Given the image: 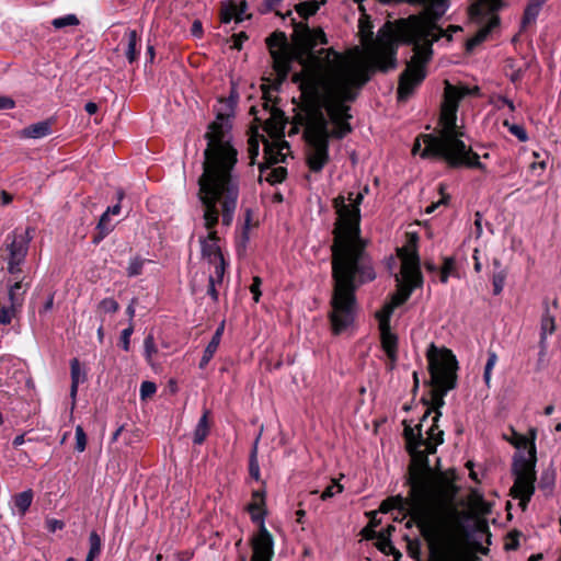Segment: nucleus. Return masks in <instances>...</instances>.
I'll return each instance as SVG.
<instances>
[{
	"instance_id": "12",
	"label": "nucleus",
	"mask_w": 561,
	"mask_h": 561,
	"mask_svg": "<svg viewBox=\"0 0 561 561\" xmlns=\"http://www.w3.org/2000/svg\"><path fill=\"white\" fill-rule=\"evenodd\" d=\"M271 56L273 58V66L277 76L285 79L290 71V65L294 59H297L298 51L293 53L290 49L287 37L283 32H274L266 38Z\"/></svg>"
},
{
	"instance_id": "61",
	"label": "nucleus",
	"mask_w": 561,
	"mask_h": 561,
	"mask_svg": "<svg viewBox=\"0 0 561 561\" xmlns=\"http://www.w3.org/2000/svg\"><path fill=\"white\" fill-rule=\"evenodd\" d=\"M224 329H225V324L224 322L216 329L211 340L214 341H217L220 343L221 341V336H222V333H224Z\"/></svg>"
},
{
	"instance_id": "35",
	"label": "nucleus",
	"mask_w": 561,
	"mask_h": 561,
	"mask_svg": "<svg viewBox=\"0 0 561 561\" xmlns=\"http://www.w3.org/2000/svg\"><path fill=\"white\" fill-rule=\"evenodd\" d=\"M219 344H220L219 342L210 340V342L207 344V346L204 351L203 357L199 362V368L203 369L207 366V364L210 362L214 354L218 350Z\"/></svg>"
},
{
	"instance_id": "51",
	"label": "nucleus",
	"mask_w": 561,
	"mask_h": 561,
	"mask_svg": "<svg viewBox=\"0 0 561 561\" xmlns=\"http://www.w3.org/2000/svg\"><path fill=\"white\" fill-rule=\"evenodd\" d=\"M232 19L236 20V5L227 7L221 11L222 23H229Z\"/></svg>"
},
{
	"instance_id": "50",
	"label": "nucleus",
	"mask_w": 561,
	"mask_h": 561,
	"mask_svg": "<svg viewBox=\"0 0 561 561\" xmlns=\"http://www.w3.org/2000/svg\"><path fill=\"white\" fill-rule=\"evenodd\" d=\"M46 527L50 533H55L57 530H61L65 527V523L60 519L48 518L46 520Z\"/></svg>"
},
{
	"instance_id": "45",
	"label": "nucleus",
	"mask_w": 561,
	"mask_h": 561,
	"mask_svg": "<svg viewBox=\"0 0 561 561\" xmlns=\"http://www.w3.org/2000/svg\"><path fill=\"white\" fill-rule=\"evenodd\" d=\"M342 491L343 486L340 483L333 481L332 484L327 486L325 490L322 492L321 500L325 501L328 499H331L332 496H334L337 493H341Z\"/></svg>"
},
{
	"instance_id": "44",
	"label": "nucleus",
	"mask_w": 561,
	"mask_h": 561,
	"mask_svg": "<svg viewBox=\"0 0 561 561\" xmlns=\"http://www.w3.org/2000/svg\"><path fill=\"white\" fill-rule=\"evenodd\" d=\"M134 332V322H130L126 329H124L121 333V345L124 351H129L130 345V336Z\"/></svg>"
},
{
	"instance_id": "56",
	"label": "nucleus",
	"mask_w": 561,
	"mask_h": 561,
	"mask_svg": "<svg viewBox=\"0 0 561 561\" xmlns=\"http://www.w3.org/2000/svg\"><path fill=\"white\" fill-rule=\"evenodd\" d=\"M192 35L195 37H201L203 34V25L199 20H195L192 24L191 28Z\"/></svg>"
},
{
	"instance_id": "42",
	"label": "nucleus",
	"mask_w": 561,
	"mask_h": 561,
	"mask_svg": "<svg viewBox=\"0 0 561 561\" xmlns=\"http://www.w3.org/2000/svg\"><path fill=\"white\" fill-rule=\"evenodd\" d=\"M142 267H144V260H141L139 257H135V259L130 260V262L128 264L127 275L129 277L137 276V275L141 274Z\"/></svg>"
},
{
	"instance_id": "1",
	"label": "nucleus",
	"mask_w": 561,
	"mask_h": 561,
	"mask_svg": "<svg viewBox=\"0 0 561 561\" xmlns=\"http://www.w3.org/2000/svg\"><path fill=\"white\" fill-rule=\"evenodd\" d=\"M294 41L302 69L293 76V81L310 103L302 118L306 161L311 172L320 173L330 160L329 139H343L352 133L350 104L370 77L333 48L314 51L317 45L327 44L320 27L300 25Z\"/></svg>"
},
{
	"instance_id": "53",
	"label": "nucleus",
	"mask_w": 561,
	"mask_h": 561,
	"mask_svg": "<svg viewBox=\"0 0 561 561\" xmlns=\"http://www.w3.org/2000/svg\"><path fill=\"white\" fill-rule=\"evenodd\" d=\"M15 106V102L8 96H0V110H11Z\"/></svg>"
},
{
	"instance_id": "2",
	"label": "nucleus",
	"mask_w": 561,
	"mask_h": 561,
	"mask_svg": "<svg viewBox=\"0 0 561 561\" xmlns=\"http://www.w3.org/2000/svg\"><path fill=\"white\" fill-rule=\"evenodd\" d=\"M236 100L231 96L220 101L216 121L205 135L207 147L204 150L203 173L198 179V197L204 207V227L206 237L199 238L203 259L214 265L217 277L225 275L226 262L218 245L219 237L215 230L221 214V222L229 227L237 209L240 180L236 165L238 150L230 144L228 118Z\"/></svg>"
},
{
	"instance_id": "39",
	"label": "nucleus",
	"mask_w": 561,
	"mask_h": 561,
	"mask_svg": "<svg viewBox=\"0 0 561 561\" xmlns=\"http://www.w3.org/2000/svg\"><path fill=\"white\" fill-rule=\"evenodd\" d=\"M506 273L504 271H499L492 276V285H493V294L500 295L503 290L505 284Z\"/></svg>"
},
{
	"instance_id": "37",
	"label": "nucleus",
	"mask_w": 561,
	"mask_h": 561,
	"mask_svg": "<svg viewBox=\"0 0 561 561\" xmlns=\"http://www.w3.org/2000/svg\"><path fill=\"white\" fill-rule=\"evenodd\" d=\"M224 276L217 277V274L214 272L208 277V286H207V295L210 296V298L214 301L218 300V291L216 289L217 285H220L222 283Z\"/></svg>"
},
{
	"instance_id": "47",
	"label": "nucleus",
	"mask_w": 561,
	"mask_h": 561,
	"mask_svg": "<svg viewBox=\"0 0 561 561\" xmlns=\"http://www.w3.org/2000/svg\"><path fill=\"white\" fill-rule=\"evenodd\" d=\"M157 391V386L152 381H144L140 386V397L141 399H146L154 394Z\"/></svg>"
},
{
	"instance_id": "36",
	"label": "nucleus",
	"mask_w": 561,
	"mask_h": 561,
	"mask_svg": "<svg viewBox=\"0 0 561 561\" xmlns=\"http://www.w3.org/2000/svg\"><path fill=\"white\" fill-rule=\"evenodd\" d=\"M20 310L13 306H0V324H10Z\"/></svg>"
},
{
	"instance_id": "54",
	"label": "nucleus",
	"mask_w": 561,
	"mask_h": 561,
	"mask_svg": "<svg viewBox=\"0 0 561 561\" xmlns=\"http://www.w3.org/2000/svg\"><path fill=\"white\" fill-rule=\"evenodd\" d=\"M247 8L248 4L245 1H242L238 7L236 5V22H241L243 20V13Z\"/></svg>"
},
{
	"instance_id": "26",
	"label": "nucleus",
	"mask_w": 561,
	"mask_h": 561,
	"mask_svg": "<svg viewBox=\"0 0 561 561\" xmlns=\"http://www.w3.org/2000/svg\"><path fill=\"white\" fill-rule=\"evenodd\" d=\"M125 37L127 39V48L125 55L128 61L131 64L137 59L138 56L137 44L139 38L135 30H128L125 34Z\"/></svg>"
},
{
	"instance_id": "9",
	"label": "nucleus",
	"mask_w": 561,
	"mask_h": 561,
	"mask_svg": "<svg viewBox=\"0 0 561 561\" xmlns=\"http://www.w3.org/2000/svg\"><path fill=\"white\" fill-rule=\"evenodd\" d=\"M530 457L526 458L520 456L514 460L513 473L515 476L514 485L511 489V493L515 499L519 500V506L523 511L526 510L534 492L536 481V450L531 447L529 451Z\"/></svg>"
},
{
	"instance_id": "43",
	"label": "nucleus",
	"mask_w": 561,
	"mask_h": 561,
	"mask_svg": "<svg viewBox=\"0 0 561 561\" xmlns=\"http://www.w3.org/2000/svg\"><path fill=\"white\" fill-rule=\"evenodd\" d=\"M249 471H250V476L253 479H255V480L260 479V466H259L257 458H256V446H254V448L251 453Z\"/></svg>"
},
{
	"instance_id": "38",
	"label": "nucleus",
	"mask_w": 561,
	"mask_h": 561,
	"mask_svg": "<svg viewBox=\"0 0 561 561\" xmlns=\"http://www.w3.org/2000/svg\"><path fill=\"white\" fill-rule=\"evenodd\" d=\"M144 347H145V357L149 364L152 362V357L154 354H157L158 348L154 343V339L151 334L147 335L144 341Z\"/></svg>"
},
{
	"instance_id": "6",
	"label": "nucleus",
	"mask_w": 561,
	"mask_h": 561,
	"mask_svg": "<svg viewBox=\"0 0 561 561\" xmlns=\"http://www.w3.org/2000/svg\"><path fill=\"white\" fill-rule=\"evenodd\" d=\"M428 369L431 374L432 391L431 403L422 417V421L427 419L432 409L435 410L433 424L427 431V438L425 439V449L428 454L435 453L436 446L443 443L444 432L437 426V422L442 412L439 408L445 404L444 397L447 392L456 387L458 363L456 356L450 350H438L434 344H431L427 351Z\"/></svg>"
},
{
	"instance_id": "29",
	"label": "nucleus",
	"mask_w": 561,
	"mask_h": 561,
	"mask_svg": "<svg viewBox=\"0 0 561 561\" xmlns=\"http://www.w3.org/2000/svg\"><path fill=\"white\" fill-rule=\"evenodd\" d=\"M99 231L98 237L94 238V241L98 242L102 240L105 236H107L113 230V225L110 220V215L107 213H103L101 216L99 224L96 226Z\"/></svg>"
},
{
	"instance_id": "23",
	"label": "nucleus",
	"mask_w": 561,
	"mask_h": 561,
	"mask_svg": "<svg viewBox=\"0 0 561 561\" xmlns=\"http://www.w3.org/2000/svg\"><path fill=\"white\" fill-rule=\"evenodd\" d=\"M209 411L205 410L194 430L193 443L201 445L209 434Z\"/></svg>"
},
{
	"instance_id": "18",
	"label": "nucleus",
	"mask_w": 561,
	"mask_h": 561,
	"mask_svg": "<svg viewBox=\"0 0 561 561\" xmlns=\"http://www.w3.org/2000/svg\"><path fill=\"white\" fill-rule=\"evenodd\" d=\"M556 331L554 317L550 313L548 304H545V312L540 322V354L543 356L547 351V337Z\"/></svg>"
},
{
	"instance_id": "60",
	"label": "nucleus",
	"mask_w": 561,
	"mask_h": 561,
	"mask_svg": "<svg viewBox=\"0 0 561 561\" xmlns=\"http://www.w3.org/2000/svg\"><path fill=\"white\" fill-rule=\"evenodd\" d=\"M516 537H517V534H515V535H514L513 533H511V534H510V538L512 539V541H511V542H507V543L505 545V548H506L507 550H515V549H517V547H518V541H517Z\"/></svg>"
},
{
	"instance_id": "62",
	"label": "nucleus",
	"mask_w": 561,
	"mask_h": 561,
	"mask_svg": "<svg viewBox=\"0 0 561 561\" xmlns=\"http://www.w3.org/2000/svg\"><path fill=\"white\" fill-rule=\"evenodd\" d=\"M96 333H98L99 342L103 343V340H104V319L103 318L100 321V324L98 327Z\"/></svg>"
},
{
	"instance_id": "5",
	"label": "nucleus",
	"mask_w": 561,
	"mask_h": 561,
	"mask_svg": "<svg viewBox=\"0 0 561 561\" xmlns=\"http://www.w3.org/2000/svg\"><path fill=\"white\" fill-rule=\"evenodd\" d=\"M478 93V87L472 89L456 87L446 81L438 126L434 133L422 135L424 148L421 149V144L416 140L412 152H420L421 158L442 160L449 168H474L485 171V164L480 162L479 154L463 142V128L457 125L460 100L466 95Z\"/></svg>"
},
{
	"instance_id": "22",
	"label": "nucleus",
	"mask_w": 561,
	"mask_h": 561,
	"mask_svg": "<svg viewBox=\"0 0 561 561\" xmlns=\"http://www.w3.org/2000/svg\"><path fill=\"white\" fill-rule=\"evenodd\" d=\"M547 0H529L527 3L524 15L522 19V30H525L529 24L534 23Z\"/></svg>"
},
{
	"instance_id": "4",
	"label": "nucleus",
	"mask_w": 561,
	"mask_h": 561,
	"mask_svg": "<svg viewBox=\"0 0 561 561\" xmlns=\"http://www.w3.org/2000/svg\"><path fill=\"white\" fill-rule=\"evenodd\" d=\"M407 483L408 497L390 496L381 502L379 511H407L411 519L405 527L415 525L430 546L451 541L465 517L455 503L458 486L445 473H433L426 460L410 466Z\"/></svg>"
},
{
	"instance_id": "10",
	"label": "nucleus",
	"mask_w": 561,
	"mask_h": 561,
	"mask_svg": "<svg viewBox=\"0 0 561 561\" xmlns=\"http://www.w3.org/2000/svg\"><path fill=\"white\" fill-rule=\"evenodd\" d=\"M502 0H479L470 7V14L483 24L473 37L468 39L467 48L472 49L486 39L492 28L499 25L496 12L502 8Z\"/></svg>"
},
{
	"instance_id": "8",
	"label": "nucleus",
	"mask_w": 561,
	"mask_h": 561,
	"mask_svg": "<svg viewBox=\"0 0 561 561\" xmlns=\"http://www.w3.org/2000/svg\"><path fill=\"white\" fill-rule=\"evenodd\" d=\"M401 259V278L397 275V291L392 296L391 302L386 305L380 314L389 317L394 308L401 306L411 296L414 288L422 285V275L420 271V261L414 250L403 248L398 252Z\"/></svg>"
},
{
	"instance_id": "55",
	"label": "nucleus",
	"mask_w": 561,
	"mask_h": 561,
	"mask_svg": "<svg viewBox=\"0 0 561 561\" xmlns=\"http://www.w3.org/2000/svg\"><path fill=\"white\" fill-rule=\"evenodd\" d=\"M248 38L244 32H240L239 34L233 35V47L237 49H241L242 42Z\"/></svg>"
},
{
	"instance_id": "16",
	"label": "nucleus",
	"mask_w": 561,
	"mask_h": 561,
	"mask_svg": "<svg viewBox=\"0 0 561 561\" xmlns=\"http://www.w3.org/2000/svg\"><path fill=\"white\" fill-rule=\"evenodd\" d=\"M284 149H289L288 144L283 140H274L272 141L264 140V159L265 163L267 165L277 164L278 162H282L285 160V153L283 152Z\"/></svg>"
},
{
	"instance_id": "19",
	"label": "nucleus",
	"mask_w": 561,
	"mask_h": 561,
	"mask_svg": "<svg viewBox=\"0 0 561 561\" xmlns=\"http://www.w3.org/2000/svg\"><path fill=\"white\" fill-rule=\"evenodd\" d=\"M50 133L51 124L48 121H42L21 129L18 131V136L20 138L39 139L50 135Z\"/></svg>"
},
{
	"instance_id": "30",
	"label": "nucleus",
	"mask_w": 561,
	"mask_h": 561,
	"mask_svg": "<svg viewBox=\"0 0 561 561\" xmlns=\"http://www.w3.org/2000/svg\"><path fill=\"white\" fill-rule=\"evenodd\" d=\"M320 9V2L318 1H305L296 5V11L302 18H308L317 13Z\"/></svg>"
},
{
	"instance_id": "21",
	"label": "nucleus",
	"mask_w": 561,
	"mask_h": 561,
	"mask_svg": "<svg viewBox=\"0 0 561 561\" xmlns=\"http://www.w3.org/2000/svg\"><path fill=\"white\" fill-rule=\"evenodd\" d=\"M272 165H260V181L265 180L270 184H277L285 180L287 170L284 167H276L271 169Z\"/></svg>"
},
{
	"instance_id": "34",
	"label": "nucleus",
	"mask_w": 561,
	"mask_h": 561,
	"mask_svg": "<svg viewBox=\"0 0 561 561\" xmlns=\"http://www.w3.org/2000/svg\"><path fill=\"white\" fill-rule=\"evenodd\" d=\"M89 552L88 554L98 558L101 553L102 541L96 531H91L89 536Z\"/></svg>"
},
{
	"instance_id": "15",
	"label": "nucleus",
	"mask_w": 561,
	"mask_h": 561,
	"mask_svg": "<svg viewBox=\"0 0 561 561\" xmlns=\"http://www.w3.org/2000/svg\"><path fill=\"white\" fill-rule=\"evenodd\" d=\"M378 318L382 348L385 350L387 356L391 359V362H396L398 339L396 334H393L390 330V318L382 314H378Z\"/></svg>"
},
{
	"instance_id": "48",
	"label": "nucleus",
	"mask_w": 561,
	"mask_h": 561,
	"mask_svg": "<svg viewBox=\"0 0 561 561\" xmlns=\"http://www.w3.org/2000/svg\"><path fill=\"white\" fill-rule=\"evenodd\" d=\"M493 103L497 108H502L503 106L506 105L511 112L515 111V105H514L513 101L507 99L506 96L497 95L494 98Z\"/></svg>"
},
{
	"instance_id": "25",
	"label": "nucleus",
	"mask_w": 561,
	"mask_h": 561,
	"mask_svg": "<svg viewBox=\"0 0 561 561\" xmlns=\"http://www.w3.org/2000/svg\"><path fill=\"white\" fill-rule=\"evenodd\" d=\"M119 310V304L111 297L102 299L95 308V312L99 317V320L103 318L105 320V314H114Z\"/></svg>"
},
{
	"instance_id": "24",
	"label": "nucleus",
	"mask_w": 561,
	"mask_h": 561,
	"mask_svg": "<svg viewBox=\"0 0 561 561\" xmlns=\"http://www.w3.org/2000/svg\"><path fill=\"white\" fill-rule=\"evenodd\" d=\"M71 368V387H70V396L72 400H76V396L78 392V387L80 382L85 380V373L81 370L80 363L78 358H73L70 363Z\"/></svg>"
},
{
	"instance_id": "11",
	"label": "nucleus",
	"mask_w": 561,
	"mask_h": 561,
	"mask_svg": "<svg viewBox=\"0 0 561 561\" xmlns=\"http://www.w3.org/2000/svg\"><path fill=\"white\" fill-rule=\"evenodd\" d=\"M34 229L28 227L25 230L15 229L9 233L3 244L7 256V271L11 275L22 273V265L28 252L30 242L33 239Z\"/></svg>"
},
{
	"instance_id": "40",
	"label": "nucleus",
	"mask_w": 561,
	"mask_h": 561,
	"mask_svg": "<svg viewBox=\"0 0 561 561\" xmlns=\"http://www.w3.org/2000/svg\"><path fill=\"white\" fill-rule=\"evenodd\" d=\"M264 505V502H257V501H252L249 506H248V510L249 512L251 513V517H252V520L253 522H257L261 524V520L264 522V512H260V513H255L256 511H261L262 510V506Z\"/></svg>"
},
{
	"instance_id": "17",
	"label": "nucleus",
	"mask_w": 561,
	"mask_h": 561,
	"mask_svg": "<svg viewBox=\"0 0 561 561\" xmlns=\"http://www.w3.org/2000/svg\"><path fill=\"white\" fill-rule=\"evenodd\" d=\"M394 530L393 526H388L386 530L382 531H371V538H376V547L379 551L385 554H391L398 561L401 558V552L392 545L390 540L391 531ZM370 538V536L368 537Z\"/></svg>"
},
{
	"instance_id": "63",
	"label": "nucleus",
	"mask_w": 561,
	"mask_h": 561,
	"mask_svg": "<svg viewBox=\"0 0 561 561\" xmlns=\"http://www.w3.org/2000/svg\"><path fill=\"white\" fill-rule=\"evenodd\" d=\"M446 203V199L443 197L440 201H438L437 203H432L430 206L426 207L425 211L427 214H432L440 204H445Z\"/></svg>"
},
{
	"instance_id": "31",
	"label": "nucleus",
	"mask_w": 561,
	"mask_h": 561,
	"mask_svg": "<svg viewBox=\"0 0 561 561\" xmlns=\"http://www.w3.org/2000/svg\"><path fill=\"white\" fill-rule=\"evenodd\" d=\"M456 262L454 257H445L440 271V282L447 283L449 276H456Z\"/></svg>"
},
{
	"instance_id": "64",
	"label": "nucleus",
	"mask_w": 561,
	"mask_h": 561,
	"mask_svg": "<svg viewBox=\"0 0 561 561\" xmlns=\"http://www.w3.org/2000/svg\"><path fill=\"white\" fill-rule=\"evenodd\" d=\"M84 108L90 115H93L98 112V105L94 102H88Z\"/></svg>"
},
{
	"instance_id": "59",
	"label": "nucleus",
	"mask_w": 561,
	"mask_h": 561,
	"mask_svg": "<svg viewBox=\"0 0 561 561\" xmlns=\"http://www.w3.org/2000/svg\"><path fill=\"white\" fill-rule=\"evenodd\" d=\"M54 306V295H49L45 305L43 306V308L39 310V313H45V312H48L49 310H51Z\"/></svg>"
},
{
	"instance_id": "20",
	"label": "nucleus",
	"mask_w": 561,
	"mask_h": 561,
	"mask_svg": "<svg viewBox=\"0 0 561 561\" xmlns=\"http://www.w3.org/2000/svg\"><path fill=\"white\" fill-rule=\"evenodd\" d=\"M27 289L28 284H24L22 279L11 284L8 289L9 305L21 310Z\"/></svg>"
},
{
	"instance_id": "58",
	"label": "nucleus",
	"mask_w": 561,
	"mask_h": 561,
	"mask_svg": "<svg viewBox=\"0 0 561 561\" xmlns=\"http://www.w3.org/2000/svg\"><path fill=\"white\" fill-rule=\"evenodd\" d=\"M137 304V298H133L129 302V305L126 308V313L129 318V323L133 322V319L135 317V306Z\"/></svg>"
},
{
	"instance_id": "28",
	"label": "nucleus",
	"mask_w": 561,
	"mask_h": 561,
	"mask_svg": "<svg viewBox=\"0 0 561 561\" xmlns=\"http://www.w3.org/2000/svg\"><path fill=\"white\" fill-rule=\"evenodd\" d=\"M404 437L407 439L409 448L411 449L420 448L425 444V439L422 437L421 430H419V432L415 433L412 427L407 426L404 428Z\"/></svg>"
},
{
	"instance_id": "52",
	"label": "nucleus",
	"mask_w": 561,
	"mask_h": 561,
	"mask_svg": "<svg viewBox=\"0 0 561 561\" xmlns=\"http://www.w3.org/2000/svg\"><path fill=\"white\" fill-rule=\"evenodd\" d=\"M249 154L251 158V163H254V159L259 154V142L253 138L249 140Z\"/></svg>"
},
{
	"instance_id": "32",
	"label": "nucleus",
	"mask_w": 561,
	"mask_h": 561,
	"mask_svg": "<svg viewBox=\"0 0 561 561\" xmlns=\"http://www.w3.org/2000/svg\"><path fill=\"white\" fill-rule=\"evenodd\" d=\"M496 363H497L496 353L492 350H489L488 351V359H486V364H485L484 373H483V380L488 387H490L492 370H493L494 366L496 365Z\"/></svg>"
},
{
	"instance_id": "27",
	"label": "nucleus",
	"mask_w": 561,
	"mask_h": 561,
	"mask_svg": "<svg viewBox=\"0 0 561 561\" xmlns=\"http://www.w3.org/2000/svg\"><path fill=\"white\" fill-rule=\"evenodd\" d=\"M33 491L31 489L25 490L14 496V505L21 515H24L30 508L33 502Z\"/></svg>"
},
{
	"instance_id": "7",
	"label": "nucleus",
	"mask_w": 561,
	"mask_h": 561,
	"mask_svg": "<svg viewBox=\"0 0 561 561\" xmlns=\"http://www.w3.org/2000/svg\"><path fill=\"white\" fill-rule=\"evenodd\" d=\"M362 43L366 47V59L362 66H356L369 72L374 70L388 71L397 67V44L392 28L385 24L379 30L376 41L373 39V24L367 15L359 19L358 23Z\"/></svg>"
},
{
	"instance_id": "13",
	"label": "nucleus",
	"mask_w": 561,
	"mask_h": 561,
	"mask_svg": "<svg viewBox=\"0 0 561 561\" xmlns=\"http://www.w3.org/2000/svg\"><path fill=\"white\" fill-rule=\"evenodd\" d=\"M274 541L270 531L266 529L264 522L261 520V526L257 535L252 538L253 554L252 561H272L274 556Z\"/></svg>"
},
{
	"instance_id": "49",
	"label": "nucleus",
	"mask_w": 561,
	"mask_h": 561,
	"mask_svg": "<svg viewBox=\"0 0 561 561\" xmlns=\"http://www.w3.org/2000/svg\"><path fill=\"white\" fill-rule=\"evenodd\" d=\"M261 284H262L261 278L259 276H255L253 278V283L250 286V291L252 293L253 300L255 302H257L260 300V297H261V290H260Z\"/></svg>"
},
{
	"instance_id": "33",
	"label": "nucleus",
	"mask_w": 561,
	"mask_h": 561,
	"mask_svg": "<svg viewBox=\"0 0 561 561\" xmlns=\"http://www.w3.org/2000/svg\"><path fill=\"white\" fill-rule=\"evenodd\" d=\"M79 23L80 21L76 14H67L65 16L56 18L51 21V25L57 30L64 28L66 26H77Z\"/></svg>"
},
{
	"instance_id": "57",
	"label": "nucleus",
	"mask_w": 561,
	"mask_h": 561,
	"mask_svg": "<svg viewBox=\"0 0 561 561\" xmlns=\"http://www.w3.org/2000/svg\"><path fill=\"white\" fill-rule=\"evenodd\" d=\"M408 549H409V553L411 557L417 559L419 558V553H420V543L417 540H415L414 542H409V546H408Z\"/></svg>"
},
{
	"instance_id": "14",
	"label": "nucleus",
	"mask_w": 561,
	"mask_h": 561,
	"mask_svg": "<svg viewBox=\"0 0 561 561\" xmlns=\"http://www.w3.org/2000/svg\"><path fill=\"white\" fill-rule=\"evenodd\" d=\"M264 110L268 112V117L264 121V130L274 140H280L284 137L285 117L283 111L264 103Z\"/></svg>"
},
{
	"instance_id": "46",
	"label": "nucleus",
	"mask_w": 561,
	"mask_h": 561,
	"mask_svg": "<svg viewBox=\"0 0 561 561\" xmlns=\"http://www.w3.org/2000/svg\"><path fill=\"white\" fill-rule=\"evenodd\" d=\"M505 126H508L510 131L520 141H526L528 139L527 133L525 128L520 125H508L507 122H504Z\"/></svg>"
},
{
	"instance_id": "41",
	"label": "nucleus",
	"mask_w": 561,
	"mask_h": 561,
	"mask_svg": "<svg viewBox=\"0 0 561 561\" xmlns=\"http://www.w3.org/2000/svg\"><path fill=\"white\" fill-rule=\"evenodd\" d=\"M87 447V435L81 425L76 427V450L79 453L84 451Z\"/></svg>"
},
{
	"instance_id": "3",
	"label": "nucleus",
	"mask_w": 561,
	"mask_h": 561,
	"mask_svg": "<svg viewBox=\"0 0 561 561\" xmlns=\"http://www.w3.org/2000/svg\"><path fill=\"white\" fill-rule=\"evenodd\" d=\"M367 192L368 187L365 186L364 192L357 193L354 198L353 193H350V204L345 203L342 195L333 201L337 214L331 247L334 286L330 302V321L334 334H341L354 321L356 289L376 278L371 259L366 251V241L362 239L359 229V205Z\"/></svg>"
}]
</instances>
